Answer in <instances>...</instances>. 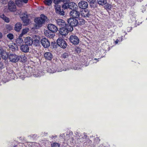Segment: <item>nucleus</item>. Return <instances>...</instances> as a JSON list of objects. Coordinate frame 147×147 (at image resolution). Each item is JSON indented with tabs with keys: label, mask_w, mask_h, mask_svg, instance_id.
<instances>
[{
	"label": "nucleus",
	"mask_w": 147,
	"mask_h": 147,
	"mask_svg": "<svg viewBox=\"0 0 147 147\" xmlns=\"http://www.w3.org/2000/svg\"><path fill=\"white\" fill-rule=\"evenodd\" d=\"M82 20V22L84 24V20Z\"/></svg>",
	"instance_id": "nucleus-56"
},
{
	"label": "nucleus",
	"mask_w": 147,
	"mask_h": 147,
	"mask_svg": "<svg viewBox=\"0 0 147 147\" xmlns=\"http://www.w3.org/2000/svg\"><path fill=\"white\" fill-rule=\"evenodd\" d=\"M55 33L49 30L45 31L44 32L45 35L50 38H53L55 35Z\"/></svg>",
	"instance_id": "nucleus-15"
},
{
	"label": "nucleus",
	"mask_w": 147,
	"mask_h": 147,
	"mask_svg": "<svg viewBox=\"0 0 147 147\" xmlns=\"http://www.w3.org/2000/svg\"><path fill=\"white\" fill-rule=\"evenodd\" d=\"M44 55L45 59L49 61H51L53 57V54L50 52H45Z\"/></svg>",
	"instance_id": "nucleus-19"
},
{
	"label": "nucleus",
	"mask_w": 147,
	"mask_h": 147,
	"mask_svg": "<svg viewBox=\"0 0 147 147\" xmlns=\"http://www.w3.org/2000/svg\"><path fill=\"white\" fill-rule=\"evenodd\" d=\"M90 15L89 11L87 10L82 11L81 13L82 16L84 18L89 17Z\"/></svg>",
	"instance_id": "nucleus-25"
},
{
	"label": "nucleus",
	"mask_w": 147,
	"mask_h": 147,
	"mask_svg": "<svg viewBox=\"0 0 147 147\" xmlns=\"http://www.w3.org/2000/svg\"><path fill=\"white\" fill-rule=\"evenodd\" d=\"M75 139L74 138L71 137L70 138V141L71 143H72L73 144H78L79 143V141L78 140V139L77 138V140L76 139L75 137Z\"/></svg>",
	"instance_id": "nucleus-28"
},
{
	"label": "nucleus",
	"mask_w": 147,
	"mask_h": 147,
	"mask_svg": "<svg viewBox=\"0 0 147 147\" xmlns=\"http://www.w3.org/2000/svg\"><path fill=\"white\" fill-rule=\"evenodd\" d=\"M42 46L45 48L49 47L50 45L49 41L46 38H42L41 40Z\"/></svg>",
	"instance_id": "nucleus-10"
},
{
	"label": "nucleus",
	"mask_w": 147,
	"mask_h": 147,
	"mask_svg": "<svg viewBox=\"0 0 147 147\" xmlns=\"http://www.w3.org/2000/svg\"><path fill=\"white\" fill-rule=\"evenodd\" d=\"M65 2V0H53L54 3L56 4V5L55 6V7L56 10V12L57 14L61 16H63L64 15V11L63 10H61L60 5H58L61 2H63L64 3Z\"/></svg>",
	"instance_id": "nucleus-1"
},
{
	"label": "nucleus",
	"mask_w": 147,
	"mask_h": 147,
	"mask_svg": "<svg viewBox=\"0 0 147 147\" xmlns=\"http://www.w3.org/2000/svg\"><path fill=\"white\" fill-rule=\"evenodd\" d=\"M78 9H74L71 10L69 13L70 15L72 17L75 18H78L80 16V13L78 10Z\"/></svg>",
	"instance_id": "nucleus-8"
},
{
	"label": "nucleus",
	"mask_w": 147,
	"mask_h": 147,
	"mask_svg": "<svg viewBox=\"0 0 147 147\" xmlns=\"http://www.w3.org/2000/svg\"><path fill=\"white\" fill-rule=\"evenodd\" d=\"M59 144L57 143H53L52 145V147H59Z\"/></svg>",
	"instance_id": "nucleus-39"
},
{
	"label": "nucleus",
	"mask_w": 147,
	"mask_h": 147,
	"mask_svg": "<svg viewBox=\"0 0 147 147\" xmlns=\"http://www.w3.org/2000/svg\"><path fill=\"white\" fill-rule=\"evenodd\" d=\"M24 42L27 45L31 46L33 44V40L31 38L27 37L24 40Z\"/></svg>",
	"instance_id": "nucleus-21"
},
{
	"label": "nucleus",
	"mask_w": 147,
	"mask_h": 147,
	"mask_svg": "<svg viewBox=\"0 0 147 147\" xmlns=\"http://www.w3.org/2000/svg\"><path fill=\"white\" fill-rule=\"evenodd\" d=\"M65 27V26L60 28L59 30V33L62 36H65L68 33L67 28Z\"/></svg>",
	"instance_id": "nucleus-14"
},
{
	"label": "nucleus",
	"mask_w": 147,
	"mask_h": 147,
	"mask_svg": "<svg viewBox=\"0 0 147 147\" xmlns=\"http://www.w3.org/2000/svg\"><path fill=\"white\" fill-rule=\"evenodd\" d=\"M79 20L76 18H71L67 20L68 23L72 26H77L79 24Z\"/></svg>",
	"instance_id": "nucleus-5"
},
{
	"label": "nucleus",
	"mask_w": 147,
	"mask_h": 147,
	"mask_svg": "<svg viewBox=\"0 0 147 147\" xmlns=\"http://www.w3.org/2000/svg\"><path fill=\"white\" fill-rule=\"evenodd\" d=\"M22 24L20 22H18L15 25V30L17 32H19L22 28Z\"/></svg>",
	"instance_id": "nucleus-26"
},
{
	"label": "nucleus",
	"mask_w": 147,
	"mask_h": 147,
	"mask_svg": "<svg viewBox=\"0 0 147 147\" xmlns=\"http://www.w3.org/2000/svg\"><path fill=\"white\" fill-rule=\"evenodd\" d=\"M7 37L10 40L13 38V34L9 33L7 35Z\"/></svg>",
	"instance_id": "nucleus-37"
},
{
	"label": "nucleus",
	"mask_w": 147,
	"mask_h": 147,
	"mask_svg": "<svg viewBox=\"0 0 147 147\" xmlns=\"http://www.w3.org/2000/svg\"><path fill=\"white\" fill-rule=\"evenodd\" d=\"M62 7L64 9H67L68 7V5H67L66 4H64L63 5Z\"/></svg>",
	"instance_id": "nucleus-41"
},
{
	"label": "nucleus",
	"mask_w": 147,
	"mask_h": 147,
	"mask_svg": "<svg viewBox=\"0 0 147 147\" xmlns=\"http://www.w3.org/2000/svg\"><path fill=\"white\" fill-rule=\"evenodd\" d=\"M33 76L34 77H38V76H39V75H38V74H37V75H36V74H34L33 75Z\"/></svg>",
	"instance_id": "nucleus-51"
},
{
	"label": "nucleus",
	"mask_w": 147,
	"mask_h": 147,
	"mask_svg": "<svg viewBox=\"0 0 147 147\" xmlns=\"http://www.w3.org/2000/svg\"><path fill=\"white\" fill-rule=\"evenodd\" d=\"M6 28L9 30H10L11 29V26H10L9 25H7L6 26Z\"/></svg>",
	"instance_id": "nucleus-42"
},
{
	"label": "nucleus",
	"mask_w": 147,
	"mask_h": 147,
	"mask_svg": "<svg viewBox=\"0 0 147 147\" xmlns=\"http://www.w3.org/2000/svg\"><path fill=\"white\" fill-rule=\"evenodd\" d=\"M95 140L97 141L98 142H99L100 140L98 137H96L95 138Z\"/></svg>",
	"instance_id": "nucleus-49"
},
{
	"label": "nucleus",
	"mask_w": 147,
	"mask_h": 147,
	"mask_svg": "<svg viewBox=\"0 0 147 147\" xmlns=\"http://www.w3.org/2000/svg\"><path fill=\"white\" fill-rule=\"evenodd\" d=\"M60 136L62 137H64L65 136V134H61L60 135Z\"/></svg>",
	"instance_id": "nucleus-52"
},
{
	"label": "nucleus",
	"mask_w": 147,
	"mask_h": 147,
	"mask_svg": "<svg viewBox=\"0 0 147 147\" xmlns=\"http://www.w3.org/2000/svg\"><path fill=\"white\" fill-rule=\"evenodd\" d=\"M56 23L59 27H64L66 25L65 21L61 19H58L56 20Z\"/></svg>",
	"instance_id": "nucleus-18"
},
{
	"label": "nucleus",
	"mask_w": 147,
	"mask_h": 147,
	"mask_svg": "<svg viewBox=\"0 0 147 147\" xmlns=\"http://www.w3.org/2000/svg\"><path fill=\"white\" fill-rule=\"evenodd\" d=\"M47 17L43 14L40 15V18H36L35 20L36 26L38 27H41L47 19Z\"/></svg>",
	"instance_id": "nucleus-3"
},
{
	"label": "nucleus",
	"mask_w": 147,
	"mask_h": 147,
	"mask_svg": "<svg viewBox=\"0 0 147 147\" xmlns=\"http://www.w3.org/2000/svg\"><path fill=\"white\" fill-rule=\"evenodd\" d=\"M73 68L75 70H79L80 68L79 67V65H78L76 67H74Z\"/></svg>",
	"instance_id": "nucleus-47"
},
{
	"label": "nucleus",
	"mask_w": 147,
	"mask_h": 147,
	"mask_svg": "<svg viewBox=\"0 0 147 147\" xmlns=\"http://www.w3.org/2000/svg\"><path fill=\"white\" fill-rule=\"evenodd\" d=\"M28 0H16L15 2L16 4L18 6H22L23 3H27Z\"/></svg>",
	"instance_id": "nucleus-24"
},
{
	"label": "nucleus",
	"mask_w": 147,
	"mask_h": 147,
	"mask_svg": "<svg viewBox=\"0 0 147 147\" xmlns=\"http://www.w3.org/2000/svg\"><path fill=\"white\" fill-rule=\"evenodd\" d=\"M111 7V6L110 5H108V8L109 9H110Z\"/></svg>",
	"instance_id": "nucleus-53"
},
{
	"label": "nucleus",
	"mask_w": 147,
	"mask_h": 147,
	"mask_svg": "<svg viewBox=\"0 0 147 147\" xmlns=\"http://www.w3.org/2000/svg\"><path fill=\"white\" fill-rule=\"evenodd\" d=\"M68 8L73 10L74 9H78V7L77 5L74 2H70L68 4Z\"/></svg>",
	"instance_id": "nucleus-17"
},
{
	"label": "nucleus",
	"mask_w": 147,
	"mask_h": 147,
	"mask_svg": "<svg viewBox=\"0 0 147 147\" xmlns=\"http://www.w3.org/2000/svg\"><path fill=\"white\" fill-rule=\"evenodd\" d=\"M20 56V58H21L22 59L23 58L24 60H26L27 59L26 57L22 55V56Z\"/></svg>",
	"instance_id": "nucleus-43"
},
{
	"label": "nucleus",
	"mask_w": 147,
	"mask_h": 147,
	"mask_svg": "<svg viewBox=\"0 0 147 147\" xmlns=\"http://www.w3.org/2000/svg\"><path fill=\"white\" fill-rule=\"evenodd\" d=\"M34 40L35 42H36L38 43L39 41L40 40V37L38 36L35 35L34 36Z\"/></svg>",
	"instance_id": "nucleus-34"
},
{
	"label": "nucleus",
	"mask_w": 147,
	"mask_h": 147,
	"mask_svg": "<svg viewBox=\"0 0 147 147\" xmlns=\"http://www.w3.org/2000/svg\"><path fill=\"white\" fill-rule=\"evenodd\" d=\"M90 4H94L96 2V0H87Z\"/></svg>",
	"instance_id": "nucleus-40"
},
{
	"label": "nucleus",
	"mask_w": 147,
	"mask_h": 147,
	"mask_svg": "<svg viewBox=\"0 0 147 147\" xmlns=\"http://www.w3.org/2000/svg\"><path fill=\"white\" fill-rule=\"evenodd\" d=\"M17 45L21 46V44H22L24 43V41L23 40L20 38H18L16 40V41Z\"/></svg>",
	"instance_id": "nucleus-27"
},
{
	"label": "nucleus",
	"mask_w": 147,
	"mask_h": 147,
	"mask_svg": "<svg viewBox=\"0 0 147 147\" xmlns=\"http://www.w3.org/2000/svg\"><path fill=\"white\" fill-rule=\"evenodd\" d=\"M129 13L130 14L132 15L133 16H134V17L135 16V15L134 13H132V11H130Z\"/></svg>",
	"instance_id": "nucleus-48"
},
{
	"label": "nucleus",
	"mask_w": 147,
	"mask_h": 147,
	"mask_svg": "<svg viewBox=\"0 0 147 147\" xmlns=\"http://www.w3.org/2000/svg\"><path fill=\"white\" fill-rule=\"evenodd\" d=\"M8 8L9 10L11 11H14L16 10V6L14 3L10 1L8 3Z\"/></svg>",
	"instance_id": "nucleus-13"
},
{
	"label": "nucleus",
	"mask_w": 147,
	"mask_h": 147,
	"mask_svg": "<svg viewBox=\"0 0 147 147\" xmlns=\"http://www.w3.org/2000/svg\"><path fill=\"white\" fill-rule=\"evenodd\" d=\"M78 5L81 9H86L88 7V4L87 2L82 1L79 2Z\"/></svg>",
	"instance_id": "nucleus-11"
},
{
	"label": "nucleus",
	"mask_w": 147,
	"mask_h": 147,
	"mask_svg": "<svg viewBox=\"0 0 147 147\" xmlns=\"http://www.w3.org/2000/svg\"><path fill=\"white\" fill-rule=\"evenodd\" d=\"M0 17L5 22L8 23L9 22V19L5 16L4 14H2L0 16Z\"/></svg>",
	"instance_id": "nucleus-30"
},
{
	"label": "nucleus",
	"mask_w": 147,
	"mask_h": 147,
	"mask_svg": "<svg viewBox=\"0 0 147 147\" xmlns=\"http://www.w3.org/2000/svg\"><path fill=\"white\" fill-rule=\"evenodd\" d=\"M8 74H9L8 76H9L11 79L13 78V77L15 75L14 73L13 72V71H11V73L8 72Z\"/></svg>",
	"instance_id": "nucleus-35"
},
{
	"label": "nucleus",
	"mask_w": 147,
	"mask_h": 147,
	"mask_svg": "<svg viewBox=\"0 0 147 147\" xmlns=\"http://www.w3.org/2000/svg\"><path fill=\"white\" fill-rule=\"evenodd\" d=\"M69 53L68 52L65 53H63L62 55V57L64 59L66 58L69 57Z\"/></svg>",
	"instance_id": "nucleus-32"
},
{
	"label": "nucleus",
	"mask_w": 147,
	"mask_h": 147,
	"mask_svg": "<svg viewBox=\"0 0 147 147\" xmlns=\"http://www.w3.org/2000/svg\"><path fill=\"white\" fill-rule=\"evenodd\" d=\"M28 28H26L23 29L22 31V34H24L27 33L28 32Z\"/></svg>",
	"instance_id": "nucleus-36"
},
{
	"label": "nucleus",
	"mask_w": 147,
	"mask_h": 147,
	"mask_svg": "<svg viewBox=\"0 0 147 147\" xmlns=\"http://www.w3.org/2000/svg\"><path fill=\"white\" fill-rule=\"evenodd\" d=\"M2 34L1 32H0V38H1L2 37Z\"/></svg>",
	"instance_id": "nucleus-55"
},
{
	"label": "nucleus",
	"mask_w": 147,
	"mask_h": 147,
	"mask_svg": "<svg viewBox=\"0 0 147 147\" xmlns=\"http://www.w3.org/2000/svg\"><path fill=\"white\" fill-rule=\"evenodd\" d=\"M24 34H22V33L19 35V38H21Z\"/></svg>",
	"instance_id": "nucleus-50"
},
{
	"label": "nucleus",
	"mask_w": 147,
	"mask_h": 147,
	"mask_svg": "<svg viewBox=\"0 0 147 147\" xmlns=\"http://www.w3.org/2000/svg\"><path fill=\"white\" fill-rule=\"evenodd\" d=\"M3 68V63L0 62V70Z\"/></svg>",
	"instance_id": "nucleus-44"
},
{
	"label": "nucleus",
	"mask_w": 147,
	"mask_h": 147,
	"mask_svg": "<svg viewBox=\"0 0 147 147\" xmlns=\"http://www.w3.org/2000/svg\"><path fill=\"white\" fill-rule=\"evenodd\" d=\"M57 43L58 45L60 47L64 49L67 46V44L65 41L62 39L59 38L57 41Z\"/></svg>",
	"instance_id": "nucleus-9"
},
{
	"label": "nucleus",
	"mask_w": 147,
	"mask_h": 147,
	"mask_svg": "<svg viewBox=\"0 0 147 147\" xmlns=\"http://www.w3.org/2000/svg\"><path fill=\"white\" fill-rule=\"evenodd\" d=\"M16 15H19L20 16L21 19L23 21L25 25H28L30 22V20L28 18V16L26 13H24L22 15V11L20 9L18 10Z\"/></svg>",
	"instance_id": "nucleus-2"
},
{
	"label": "nucleus",
	"mask_w": 147,
	"mask_h": 147,
	"mask_svg": "<svg viewBox=\"0 0 147 147\" xmlns=\"http://www.w3.org/2000/svg\"><path fill=\"white\" fill-rule=\"evenodd\" d=\"M20 56H18L15 54H10L8 56V58L10 61L14 63H16L20 60Z\"/></svg>",
	"instance_id": "nucleus-4"
},
{
	"label": "nucleus",
	"mask_w": 147,
	"mask_h": 147,
	"mask_svg": "<svg viewBox=\"0 0 147 147\" xmlns=\"http://www.w3.org/2000/svg\"><path fill=\"white\" fill-rule=\"evenodd\" d=\"M119 40H116L115 41V42L116 44H117L118 43V42H119Z\"/></svg>",
	"instance_id": "nucleus-54"
},
{
	"label": "nucleus",
	"mask_w": 147,
	"mask_h": 147,
	"mask_svg": "<svg viewBox=\"0 0 147 147\" xmlns=\"http://www.w3.org/2000/svg\"><path fill=\"white\" fill-rule=\"evenodd\" d=\"M75 134L76 135L75 136V138L77 140V138L78 139V140H79V143L83 142L84 140L86 137V136H84V138L83 137H82L81 134L78 132H76Z\"/></svg>",
	"instance_id": "nucleus-16"
},
{
	"label": "nucleus",
	"mask_w": 147,
	"mask_h": 147,
	"mask_svg": "<svg viewBox=\"0 0 147 147\" xmlns=\"http://www.w3.org/2000/svg\"><path fill=\"white\" fill-rule=\"evenodd\" d=\"M0 55L2 58L4 59H6L8 56L6 52L1 48H0Z\"/></svg>",
	"instance_id": "nucleus-23"
},
{
	"label": "nucleus",
	"mask_w": 147,
	"mask_h": 147,
	"mask_svg": "<svg viewBox=\"0 0 147 147\" xmlns=\"http://www.w3.org/2000/svg\"><path fill=\"white\" fill-rule=\"evenodd\" d=\"M20 49L23 52L27 53L29 51V48L26 45H22L20 46Z\"/></svg>",
	"instance_id": "nucleus-22"
},
{
	"label": "nucleus",
	"mask_w": 147,
	"mask_h": 147,
	"mask_svg": "<svg viewBox=\"0 0 147 147\" xmlns=\"http://www.w3.org/2000/svg\"><path fill=\"white\" fill-rule=\"evenodd\" d=\"M7 79L5 78L4 79H3L2 81L4 82H6L9 81V79Z\"/></svg>",
	"instance_id": "nucleus-45"
},
{
	"label": "nucleus",
	"mask_w": 147,
	"mask_h": 147,
	"mask_svg": "<svg viewBox=\"0 0 147 147\" xmlns=\"http://www.w3.org/2000/svg\"><path fill=\"white\" fill-rule=\"evenodd\" d=\"M55 72V71H51V72H50L51 73H54Z\"/></svg>",
	"instance_id": "nucleus-57"
},
{
	"label": "nucleus",
	"mask_w": 147,
	"mask_h": 147,
	"mask_svg": "<svg viewBox=\"0 0 147 147\" xmlns=\"http://www.w3.org/2000/svg\"><path fill=\"white\" fill-rule=\"evenodd\" d=\"M74 26H72L71 25L69 24V25H67L66 26H65V27L66 28H67V29L68 30V33L69 32H71L73 30V27Z\"/></svg>",
	"instance_id": "nucleus-31"
},
{
	"label": "nucleus",
	"mask_w": 147,
	"mask_h": 147,
	"mask_svg": "<svg viewBox=\"0 0 147 147\" xmlns=\"http://www.w3.org/2000/svg\"><path fill=\"white\" fill-rule=\"evenodd\" d=\"M52 137L53 138H54V137H53V136Z\"/></svg>",
	"instance_id": "nucleus-60"
},
{
	"label": "nucleus",
	"mask_w": 147,
	"mask_h": 147,
	"mask_svg": "<svg viewBox=\"0 0 147 147\" xmlns=\"http://www.w3.org/2000/svg\"><path fill=\"white\" fill-rule=\"evenodd\" d=\"M10 50H11L12 52H15L18 51V48L17 45L14 43H12L9 46Z\"/></svg>",
	"instance_id": "nucleus-20"
},
{
	"label": "nucleus",
	"mask_w": 147,
	"mask_h": 147,
	"mask_svg": "<svg viewBox=\"0 0 147 147\" xmlns=\"http://www.w3.org/2000/svg\"><path fill=\"white\" fill-rule=\"evenodd\" d=\"M45 3L48 5H50L52 2V0H45L44 1Z\"/></svg>",
	"instance_id": "nucleus-33"
},
{
	"label": "nucleus",
	"mask_w": 147,
	"mask_h": 147,
	"mask_svg": "<svg viewBox=\"0 0 147 147\" xmlns=\"http://www.w3.org/2000/svg\"><path fill=\"white\" fill-rule=\"evenodd\" d=\"M97 1L99 5H101L106 4L107 3V0H97Z\"/></svg>",
	"instance_id": "nucleus-29"
},
{
	"label": "nucleus",
	"mask_w": 147,
	"mask_h": 147,
	"mask_svg": "<svg viewBox=\"0 0 147 147\" xmlns=\"http://www.w3.org/2000/svg\"><path fill=\"white\" fill-rule=\"evenodd\" d=\"M26 71L25 70H22L21 71L17 73L16 76L18 78H20L23 80L27 76Z\"/></svg>",
	"instance_id": "nucleus-6"
},
{
	"label": "nucleus",
	"mask_w": 147,
	"mask_h": 147,
	"mask_svg": "<svg viewBox=\"0 0 147 147\" xmlns=\"http://www.w3.org/2000/svg\"><path fill=\"white\" fill-rule=\"evenodd\" d=\"M57 136H55V137H57Z\"/></svg>",
	"instance_id": "nucleus-58"
},
{
	"label": "nucleus",
	"mask_w": 147,
	"mask_h": 147,
	"mask_svg": "<svg viewBox=\"0 0 147 147\" xmlns=\"http://www.w3.org/2000/svg\"><path fill=\"white\" fill-rule=\"evenodd\" d=\"M94 60H96V59H94Z\"/></svg>",
	"instance_id": "nucleus-59"
},
{
	"label": "nucleus",
	"mask_w": 147,
	"mask_h": 147,
	"mask_svg": "<svg viewBox=\"0 0 147 147\" xmlns=\"http://www.w3.org/2000/svg\"><path fill=\"white\" fill-rule=\"evenodd\" d=\"M72 132H69V134H67L66 136V138L65 139H66L67 140H68L69 139V138L70 137V136L72 134Z\"/></svg>",
	"instance_id": "nucleus-38"
},
{
	"label": "nucleus",
	"mask_w": 147,
	"mask_h": 147,
	"mask_svg": "<svg viewBox=\"0 0 147 147\" xmlns=\"http://www.w3.org/2000/svg\"><path fill=\"white\" fill-rule=\"evenodd\" d=\"M48 30L55 33L57 32L58 30L57 27L55 25L52 24H49L47 26Z\"/></svg>",
	"instance_id": "nucleus-12"
},
{
	"label": "nucleus",
	"mask_w": 147,
	"mask_h": 147,
	"mask_svg": "<svg viewBox=\"0 0 147 147\" xmlns=\"http://www.w3.org/2000/svg\"><path fill=\"white\" fill-rule=\"evenodd\" d=\"M69 40L70 42L74 45H78L79 42V39L76 36L72 35L70 36Z\"/></svg>",
	"instance_id": "nucleus-7"
},
{
	"label": "nucleus",
	"mask_w": 147,
	"mask_h": 147,
	"mask_svg": "<svg viewBox=\"0 0 147 147\" xmlns=\"http://www.w3.org/2000/svg\"><path fill=\"white\" fill-rule=\"evenodd\" d=\"M132 29V28L131 27H128L127 29V31L128 32H130Z\"/></svg>",
	"instance_id": "nucleus-46"
}]
</instances>
